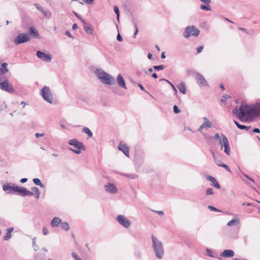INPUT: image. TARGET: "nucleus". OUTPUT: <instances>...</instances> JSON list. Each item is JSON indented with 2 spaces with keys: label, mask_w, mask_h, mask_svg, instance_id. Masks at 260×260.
Returning <instances> with one entry per match:
<instances>
[{
  "label": "nucleus",
  "mask_w": 260,
  "mask_h": 260,
  "mask_svg": "<svg viewBox=\"0 0 260 260\" xmlns=\"http://www.w3.org/2000/svg\"><path fill=\"white\" fill-rule=\"evenodd\" d=\"M41 94L43 98L47 102L51 104L52 102V96L50 91V88L48 86H44L41 91Z\"/></svg>",
  "instance_id": "1a4fd4ad"
},
{
  "label": "nucleus",
  "mask_w": 260,
  "mask_h": 260,
  "mask_svg": "<svg viewBox=\"0 0 260 260\" xmlns=\"http://www.w3.org/2000/svg\"><path fill=\"white\" fill-rule=\"evenodd\" d=\"M148 57L149 59L152 60L153 59V56L151 53H149L148 54Z\"/></svg>",
  "instance_id": "09e8293b"
},
{
  "label": "nucleus",
  "mask_w": 260,
  "mask_h": 260,
  "mask_svg": "<svg viewBox=\"0 0 260 260\" xmlns=\"http://www.w3.org/2000/svg\"><path fill=\"white\" fill-rule=\"evenodd\" d=\"M199 33L200 30L194 26H188L186 28L183 36L186 38L189 37L190 36L197 37L199 35Z\"/></svg>",
  "instance_id": "6e6552de"
},
{
  "label": "nucleus",
  "mask_w": 260,
  "mask_h": 260,
  "mask_svg": "<svg viewBox=\"0 0 260 260\" xmlns=\"http://www.w3.org/2000/svg\"><path fill=\"white\" fill-rule=\"evenodd\" d=\"M37 56L38 58L46 62H50L52 56L44 52L38 51L37 52Z\"/></svg>",
  "instance_id": "9d476101"
},
{
  "label": "nucleus",
  "mask_w": 260,
  "mask_h": 260,
  "mask_svg": "<svg viewBox=\"0 0 260 260\" xmlns=\"http://www.w3.org/2000/svg\"><path fill=\"white\" fill-rule=\"evenodd\" d=\"M21 104L23 105V108H24L25 105H26L25 103V102H22L21 103Z\"/></svg>",
  "instance_id": "774afa93"
},
{
  "label": "nucleus",
  "mask_w": 260,
  "mask_h": 260,
  "mask_svg": "<svg viewBox=\"0 0 260 260\" xmlns=\"http://www.w3.org/2000/svg\"><path fill=\"white\" fill-rule=\"evenodd\" d=\"M233 113L241 121H252L253 118L260 116V102L250 105L242 104L239 108L234 109Z\"/></svg>",
  "instance_id": "f257e3e1"
},
{
  "label": "nucleus",
  "mask_w": 260,
  "mask_h": 260,
  "mask_svg": "<svg viewBox=\"0 0 260 260\" xmlns=\"http://www.w3.org/2000/svg\"><path fill=\"white\" fill-rule=\"evenodd\" d=\"M152 77H153L155 79H156L157 78V76L156 75V73H153L152 75Z\"/></svg>",
  "instance_id": "bf43d9fd"
},
{
  "label": "nucleus",
  "mask_w": 260,
  "mask_h": 260,
  "mask_svg": "<svg viewBox=\"0 0 260 260\" xmlns=\"http://www.w3.org/2000/svg\"><path fill=\"white\" fill-rule=\"evenodd\" d=\"M69 144L70 145L73 146L76 149H71L73 152L77 154H79L81 152V150H85V147L83 145L82 143L78 141L76 139H72L69 141Z\"/></svg>",
  "instance_id": "0eeeda50"
},
{
  "label": "nucleus",
  "mask_w": 260,
  "mask_h": 260,
  "mask_svg": "<svg viewBox=\"0 0 260 260\" xmlns=\"http://www.w3.org/2000/svg\"><path fill=\"white\" fill-rule=\"evenodd\" d=\"M214 138L216 139L219 140L220 144L221 145V148L222 149L223 146L224 147V151L228 155H230V148L229 145V141L227 139V138L224 136L223 135L222 136V140L221 139V138L218 134H216Z\"/></svg>",
  "instance_id": "39448f33"
},
{
  "label": "nucleus",
  "mask_w": 260,
  "mask_h": 260,
  "mask_svg": "<svg viewBox=\"0 0 260 260\" xmlns=\"http://www.w3.org/2000/svg\"><path fill=\"white\" fill-rule=\"evenodd\" d=\"M27 180V178H22L21 179L20 182L21 183H24V182H26Z\"/></svg>",
  "instance_id": "603ef678"
},
{
  "label": "nucleus",
  "mask_w": 260,
  "mask_h": 260,
  "mask_svg": "<svg viewBox=\"0 0 260 260\" xmlns=\"http://www.w3.org/2000/svg\"><path fill=\"white\" fill-rule=\"evenodd\" d=\"M61 220L58 217H54L51 222V225L53 227L57 226L61 223Z\"/></svg>",
  "instance_id": "b1692460"
},
{
  "label": "nucleus",
  "mask_w": 260,
  "mask_h": 260,
  "mask_svg": "<svg viewBox=\"0 0 260 260\" xmlns=\"http://www.w3.org/2000/svg\"><path fill=\"white\" fill-rule=\"evenodd\" d=\"M13 231V228H10L7 230V233L6 234V235L4 237L5 240H9L11 237V233Z\"/></svg>",
  "instance_id": "bb28decb"
},
{
  "label": "nucleus",
  "mask_w": 260,
  "mask_h": 260,
  "mask_svg": "<svg viewBox=\"0 0 260 260\" xmlns=\"http://www.w3.org/2000/svg\"><path fill=\"white\" fill-rule=\"evenodd\" d=\"M94 0H84L87 4H91Z\"/></svg>",
  "instance_id": "3c124183"
},
{
  "label": "nucleus",
  "mask_w": 260,
  "mask_h": 260,
  "mask_svg": "<svg viewBox=\"0 0 260 260\" xmlns=\"http://www.w3.org/2000/svg\"><path fill=\"white\" fill-rule=\"evenodd\" d=\"M117 81L118 85L123 88L126 89V86L125 84L124 80L123 77L120 75H118L117 77Z\"/></svg>",
  "instance_id": "aec40b11"
},
{
  "label": "nucleus",
  "mask_w": 260,
  "mask_h": 260,
  "mask_svg": "<svg viewBox=\"0 0 260 260\" xmlns=\"http://www.w3.org/2000/svg\"><path fill=\"white\" fill-rule=\"evenodd\" d=\"M66 34L68 35L69 37H71V35L69 31H67Z\"/></svg>",
  "instance_id": "680f3d73"
},
{
  "label": "nucleus",
  "mask_w": 260,
  "mask_h": 260,
  "mask_svg": "<svg viewBox=\"0 0 260 260\" xmlns=\"http://www.w3.org/2000/svg\"><path fill=\"white\" fill-rule=\"evenodd\" d=\"M125 176L131 179H135L136 177H137V176L136 175H125Z\"/></svg>",
  "instance_id": "37998d69"
},
{
  "label": "nucleus",
  "mask_w": 260,
  "mask_h": 260,
  "mask_svg": "<svg viewBox=\"0 0 260 260\" xmlns=\"http://www.w3.org/2000/svg\"><path fill=\"white\" fill-rule=\"evenodd\" d=\"M84 28L87 33L89 34H92V29L89 26L85 25L84 27Z\"/></svg>",
  "instance_id": "c756f323"
},
{
  "label": "nucleus",
  "mask_w": 260,
  "mask_h": 260,
  "mask_svg": "<svg viewBox=\"0 0 260 260\" xmlns=\"http://www.w3.org/2000/svg\"><path fill=\"white\" fill-rule=\"evenodd\" d=\"M240 222V220L238 217H235L229 221L227 225L229 226H233L238 224Z\"/></svg>",
  "instance_id": "5701e85b"
},
{
  "label": "nucleus",
  "mask_w": 260,
  "mask_h": 260,
  "mask_svg": "<svg viewBox=\"0 0 260 260\" xmlns=\"http://www.w3.org/2000/svg\"><path fill=\"white\" fill-rule=\"evenodd\" d=\"M30 38L27 34H20L18 36L15 40V42L17 44H19L25 42L29 41Z\"/></svg>",
  "instance_id": "9b49d317"
},
{
  "label": "nucleus",
  "mask_w": 260,
  "mask_h": 260,
  "mask_svg": "<svg viewBox=\"0 0 260 260\" xmlns=\"http://www.w3.org/2000/svg\"><path fill=\"white\" fill-rule=\"evenodd\" d=\"M206 193L207 195H211L214 193L213 191L212 188H208L206 191Z\"/></svg>",
  "instance_id": "4c0bfd02"
},
{
  "label": "nucleus",
  "mask_w": 260,
  "mask_h": 260,
  "mask_svg": "<svg viewBox=\"0 0 260 260\" xmlns=\"http://www.w3.org/2000/svg\"><path fill=\"white\" fill-rule=\"evenodd\" d=\"M36 6L38 10H39L40 11H41L44 15L45 17H47L48 16H49L50 15V14H49L48 15V13L46 11L42 6L38 5V4H36Z\"/></svg>",
  "instance_id": "a878e982"
},
{
  "label": "nucleus",
  "mask_w": 260,
  "mask_h": 260,
  "mask_svg": "<svg viewBox=\"0 0 260 260\" xmlns=\"http://www.w3.org/2000/svg\"><path fill=\"white\" fill-rule=\"evenodd\" d=\"M153 68L155 70H162L164 69V66L163 65L155 66Z\"/></svg>",
  "instance_id": "f704fd0d"
},
{
  "label": "nucleus",
  "mask_w": 260,
  "mask_h": 260,
  "mask_svg": "<svg viewBox=\"0 0 260 260\" xmlns=\"http://www.w3.org/2000/svg\"><path fill=\"white\" fill-rule=\"evenodd\" d=\"M231 97L230 95L228 94H225L223 96L222 98L221 99L220 101L221 103H225L226 100L231 99Z\"/></svg>",
  "instance_id": "2f4dec72"
},
{
  "label": "nucleus",
  "mask_w": 260,
  "mask_h": 260,
  "mask_svg": "<svg viewBox=\"0 0 260 260\" xmlns=\"http://www.w3.org/2000/svg\"><path fill=\"white\" fill-rule=\"evenodd\" d=\"M114 10L115 13H116V14L117 16V18H118L119 16V11L118 7L117 6H115L114 7Z\"/></svg>",
  "instance_id": "58836bf2"
},
{
  "label": "nucleus",
  "mask_w": 260,
  "mask_h": 260,
  "mask_svg": "<svg viewBox=\"0 0 260 260\" xmlns=\"http://www.w3.org/2000/svg\"><path fill=\"white\" fill-rule=\"evenodd\" d=\"M239 29L240 30H242V31H245V32H247V30L245 28H242V27H239Z\"/></svg>",
  "instance_id": "4d7b16f0"
},
{
  "label": "nucleus",
  "mask_w": 260,
  "mask_h": 260,
  "mask_svg": "<svg viewBox=\"0 0 260 260\" xmlns=\"http://www.w3.org/2000/svg\"><path fill=\"white\" fill-rule=\"evenodd\" d=\"M118 148L122 151L126 156L129 157V148L125 144L121 142L119 144Z\"/></svg>",
  "instance_id": "2eb2a0df"
},
{
  "label": "nucleus",
  "mask_w": 260,
  "mask_h": 260,
  "mask_svg": "<svg viewBox=\"0 0 260 260\" xmlns=\"http://www.w3.org/2000/svg\"><path fill=\"white\" fill-rule=\"evenodd\" d=\"M250 127V126H245V127L244 129H245L246 131H248V130L249 129Z\"/></svg>",
  "instance_id": "338daca9"
},
{
  "label": "nucleus",
  "mask_w": 260,
  "mask_h": 260,
  "mask_svg": "<svg viewBox=\"0 0 260 260\" xmlns=\"http://www.w3.org/2000/svg\"><path fill=\"white\" fill-rule=\"evenodd\" d=\"M72 256L76 260H82V259L75 252L72 253Z\"/></svg>",
  "instance_id": "e433bc0d"
},
{
  "label": "nucleus",
  "mask_w": 260,
  "mask_h": 260,
  "mask_svg": "<svg viewBox=\"0 0 260 260\" xmlns=\"http://www.w3.org/2000/svg\"><path fill=\"white\" fill-rule=\"evenodd\" d=\"M135 27H136V31H135V33L134 34V37L135 38L136 37V36L138 32V28L137 27V25H135Z\"/></svg>",
  "instance_id": "8fccbe9b"
},
{
  "label": "nucleus",
  "mask_w": 260,
  "mask_h": 260,
  "mask_svg": "<svg viewBox=\"0 0 260 260\" xmlns=\"http://www.w3.org/2000/svg\"><path fill=\"white\" fill-rule=\"evenodd\" d=\"M96 75L98 78L104 84L111 85L115 83V79L110 75L101 69L96 71Z\"/></svg>",
  "instance_id": "7ed1b4c3"
},
{
  "label": "nucleus",
  "mask_w": 260,
  "mask_h": 260,
  "mask_svg": "<svg viewBox=\"0 0 260 260\" xmlns=\"http://www.w3.org/2000/svg\"><path fill=\"white\" fill-rule=\"evenodd\" d=\"M196 79L197 81V83L200 86H205L207 85V81L201 74L196 73Z\"/></svg>",
  "instance_id": "ddd939ff"
},
{
  "label": "nucleus",
  "mask_w": 260,
  "mask_h": 260,
  "mask_svg": "<svg viewBox=\"0 0 260 260\" xmlns=\"http://www.w3.org/2000/svg\"><path fill=\"white\" fill-rule=\"evenodd\" d=\"M77 28V25L76 24H74L73 25V29H76Z\"/></svg>",
  "instance_id": "052dcab7"
},
{
  "label": "nucleus",
  "mask_w": 260,
  "mask_h": 260,
  "mask_svg": "<svg viewBox=\"0 0 260 260\" xmlns=\"http://www.w3.org/2000/svg\"><path fill=\"white\" fill-rule=\"evenodd\" d=\"M203 48H204V46H199L198 48H197V52L198 53H201L203 50Z\"/></svg>",
  "instance_id": "79ce46f5"
},
{
  "label": "nucleus",
  "mask_w": 260,
  "mask_h": 260,
  "mask_svg": "<svg viewBox=\"0 0 260 260\" xmlns=\"http://www.w3.org/2000/svg\"><path fill=\"white\" fill-rule=\"evenodd\" d=\"M153 246L156 256L161 258L164 254V249L161 242L157 240L153 236H152Z\"/></svg>",
  "instance_id": "20e7f679"
},
{
  "label": "nucleus",
  "mask_w": 260,
  "mask_h": 260,
  "mask_svg": "<svg viewBox=\"0 0 260 260\" xmlns=\"http://www.w3.org/2000/svg\"><path fill=\"white\" fill-rule=\"evenodd\" d=\"M157 214H158L159 215H163L164 214V212L162 211H155Z\"/></svg>",
  "instance_id": "6e6d98bb"
},
{
  "label": "nucleus",
  "mask_w": 260,
  "mask_h": 260,
  "mask_svg": "<svg viewBox=\"0 0 260 260\" xmlns=\"http://www.w3.org/2000/svg\"><path fill=\"white\" fill-rule=\"evenodd\" d=\"M138 86L141 88V89H142V90H145L144 87L141 84H139Z\"/></svg>",
  "instance_id": "13d9d810"
},
{
  "label": "nucleus",
  "mask_w": 260,
  "mask_h": 260,
  "mask_svg": "<svg viewBox=\"0 0 260 260\" xmlns=\"http://www.w3.org/2000/svg\"><path fill=\"white\" fill-rule=\"evenodd\" d=\"M155 47H156V48L157 49V50L158 51H160L159 47V46H158V45H156L155 46Z\"/></svg>",
  "instance_id": "69168bd1"
},
{
  "label": "nucleus",
  "mask_w": 260,
  "mask_h": 260,
  "mask_svg": "<svg viewBox=\"0 0 260 260\" xmlns=\"http://www.w3.org/2000/svg\"><path fill=\"white\" fill-rule=\"evenodd\" d=\"M74 14H75V15H76V16L77 18H78L80 20H81L83 22H84V23H85V22L84 20H83L81 18H80L77 13H76V12H74Z\"/></svg>",
  "instance_id": "49530a36"
},
{
  "label": "nucleus",
  "mask_w": 260,
  "mask_h": 260,
  "mask_svg": "<svg viewBox=\"0 0 260 260\" xmlns=\"http://www.w3.org/2000/svg\"><path fill=\"white\" fill-rule=\"evenodd\" d=\"M105 187L106 191L110 193H114L117 192V188L113 184H108L105 186Z\"/></svg>",
  "instance_id": "dca6fc26"
},
{
  "label": "nucleus",
  "mask_w": 260,
  "mask_h": 260,
  "mask_svg": "<svg viewBox=\"0 0 260 260\" xmlns=\"http://www.w3.org/2000/svg\"><path fill=\"white\" fill-rule=\"evenodd\" d=\"M83 132L86 134L89 137H91L92 136V132L90 131V130L87 128V127H84L83 128Z\"/></svg>",
  "instance_id": "c85d7f7f"
},
{
  "label": "nucleus",
  "mask_w": 260,
  "mask_h": 260,
  "mask_svg": "<svg viewBox=\"0 0 260 260\" xmlns=\"http://www.w3.org/2000/svg\"><path fill=\"white\" fill-rule=\"evenodd\" d=\"M161 57L162 58H166V56L165 55V53L164 52L162 53Z\"/></svg>",
  "instance_id": "e2e57ef3"
},
{
  "label": "nucleus",
  "mask_w": 260,
  "mask_h": 260,
  "mask_svg": "<svg viewBox=\"0 0 260 260\" xmlns=\"http://www.w3.org/2000/svg\"><path fill=\"white\" fill-rule=\"evenodd\" d=\"M43 233L44 235H47L48 234V229L46 227H44L43 228Z\"/></svg>",
  "instance_id": "c03bdc74"
},
{
  "label": "nucleus",
  "mask_w": 260,
  "mask_h": 260,
  "mask_svg": "<svg viewBox=\"0 0 260 260\" xmlns=\"http://www.w3.org/2000/svg\"><path fill=\"white\" fill-rule=\"evenodd\" d=\"M8 63H3L1 67L0 68V75H3L8 73L9 70L7 68Z\"/></svg>",
  "instance_id": "412c9836"
},
{
  "label": "nucleus",
  "mask_w": 260,
  "mask_h": 260,
  "mask_svg": "<svg viewBox=\"0 0 260 260\" xmlns=\"http://www.w3.org/2000/svg\"><path fill=\"white\" fill-rule=\"evenodd\" d=\"M201 2L205 3L206 5H202L201 6V9L203 10L208 11L211 10V7L210 4L211 3L210 0H200Z\"/></svg>",
  "instance_id": "a211bd4d"
},
{
  "label": "nucleus",
  "mask_w": 260,
  "mask_h": 260,
  "mask_svg": "<svg viewBox=\"0 0 260 260\" xmlns=\"http://www.w3.org/2000/svg\"><path fill=\"white\" fill-rule=\"evenodd\" d=\"M117 220L120 224L125 228H128L131 225V222L122 215H119Z\"/></svg>",
  "instance_id": "f8f14e48"
},
{
  "label": "nucleus",
  "mask_w": 260,
  "mask_h": 260,
  "mask_svg": "<svg viewBox=\"0 0 260 260\" xmlns=\"http://www.w3.org/2000/svg\"><path fill=\"white\" fill-rule=\"evenodd\" d=\"M60 226L62 229L66 231H68L69 230V225L66 222H61Z\"/></svg>",
  "instance_id": "cd10ccee"
},
{
  "label": "nucleus",
  "mask_w": 260,
  "mask_h": 260,
  "mask_svg": "<svg viewBox=\"0 0 260 260\" xmlns=\"http://www.w3.org/2000/svg\"><path fill=\"white\" fill-rule=\"evenodd\" d=\"M35 136H36V137L37 138H38V137H42V136H44V134H39V133H36V134H35Z\"/></svg>",
  "instance_id": "de8ad7c7"
},
{
  "label": "nucleus",
  "mask_w": 260,
  "mask_h": 260,
  "mask_svg": "<svg viewBox=\"0 0 260 260\" xmlns=\"http://www.w3.org/2000/svg\"><path fill=\"white\" fill-rule=\"evenodd\" d=\"M0 88L9 93H13L14 90L12 86L9 83L6 77L0 78Z\"/></svg>",
  "instance_id": "423d86ee"
},
{
  "label": "nucleus",
  "mask_w": 260,
  "mask_h": 260,
  "mask_svg": "<svg viewBox=\"0 0 260 260\" xmlns=\"http://www.w3.org/2000/svg\"><path fill=\"white\" fill-rule=\"evenodd\" d=\"M117 39L120 42L122 41V38L119 34H118L117 35Z\"/></svg>",
  "instance_id": "a18cd8bd"
},
{
  "label": "nucleus",
  "mask_w": 260,
  "mask_h": 260,
  "mask_svg": "<svg viewBox=\"0 0 260 260\" xmlns=\"http://www.w3.org/2000/svg\"><path fill=\"white\" fill-rule=\"evenodd\" d=\"M219 86L222 89V90H224L225 89V88L224 87V85L222 83H220L219 84Z\"/></svg>",
  "instance_id": "5fc2aeb1"
},
{
  "label": "nucleus",
  "mask_w": 260,
  "mask_h": 260,
  "mask_svg": "<svg viewBox=\"0 0 260 260\" xmlns=\"http://www.w3.org/2000/svg\"><path fill=\"white\" fill-rule=\"evenodd\" d=\"M218 166L222 167L223 168H224L227 171L229 172H231V170L229 168V167L225 164H218Z\"/></svg>",
  "instance_id": "c9c22d12"
},
{
  "label": "nucleus",
  "mask_w": 260,
  "mask_h": 260,
  "mask_svg": "<svg viewBox=\"0 0 260 260\" xmlns=\"http://www.w3.org/2000/svg\"><path fill=\"white\" fill-rule=\"evenodd\" d=\"M32 190L37 193V198H38L39 197V195H40V192H39V189L37 187H35L32 188Z\"/></svg>",
  "instance_id": "72a5a7b5"
},
{
  "label": "nucleus",
  "mask_w": 260,
  "mask_h": 260,
  "mask_svg": "<svg viewBox=\"0 0 260 260\" xmlns=\"http://www.w3.org/2000/svg\"><path fill=\"white\" fill-rule=\"evenodd\" d=\"M204 122L200 126L198 129V131L202 133L204 128H210L212 126V123L210 121L206 118L204 117Z\"/></svg>",
  "instance_id": "4468645a"
},
{
  "label": "nucleus",
  "mask_w": 260,
  "mask_h": 260,
  "mask_svg": "<svg viewBox=\"0 0 260 260\" xmlns=\"http://www.w3.org/2000/svg\"><path fill=\"white\" fill-rule=\"evenodd\" d=\"M234 123L237 126V127L240 129H244L245 127V125L240 124L237 121H234Z\"/></svg>",
  "instance_id": "473e14b6"
},
{
  "label": "nucleus",
  "mask_w": 260,
  "mask_h": 260,
  "mask_svg": "<svg viewBox=\"0 0 260 260\" xmlns=\"http://www.w3.org/2000/svg\"><path fill=\"white\" fill-rule=\"evenodd\" d=\"M3 189L8 193H17L23 196H32L33 193L24 187L16 186L15 184L7 183L3 185Z\"/></svg>",
  "instance_id": "f03ea898"
},
{
  "label": "nucleus",
  "mask_w": 260,
  "mask_h": 260,
  "mask_svg": "<svg viewBox=\"0 0 260 260\" xmlns=\"http://www.w3.org/2000/svg\"><path fill=\"white\" fill-rule=\"evenodd\" d=\"M173 111L175 113H179L180 112V110L178 109V107L176 105H174L173 107Z\"/></svg>",
  "instance_id": "ea45409f"
},
{
  "label": "nucleus",
  "mask_w": 260,
  "mask_h": 260,
  "mask_svg": "<svg viewBox=\"0 0 260 260\" xmlns=\"http://www.w3.org/2000/svg\"><path fill=\"white\" fill-rule=\"evenodd\" d=\"M206 178L211 182L212 183V185L214 186L215 187L217 188V189L220 188V185L218 183L217 180L216 179L211 176H207Z\"/></svg>",
  "instance_id": "f3484780"
},
{
  "label": "nucleus",
  "mask_w": 260,
  "mask_h": 260,
  "mask_svg": "<svg viewBox=\"0 0 260 260\" xmlns=\"http://www.w3.org/2000/svg\"><path fill=\"white\" fill-rule=\"evenodd\" d=\"M208 208L213 211L220 212V211L219 210L217 209V208H216L213 206H209Z\"/></svg>",
  "instance_id": "a19ab883"
},
{
  "label": "nucleus",
  "mask_w": 260,
  "mask_h": 260,
  "mask_svg": "<svg viewBox=\"0 0 260 260\" xmlns=\"http://www.w3.org/2000/svg\"><path fill=\"white\" fill-rule=\"evenodd\" d=\"M253 133H259L260 131L258 128H256L253 130Z\"/></svg>",
  "instance_id": "864d4df0"
},
{
  "label": "nucleus",
  "mask_w": 260,
  "mask_h": 260,
  "mask_svg": "<svg viewBox=\"0 0 260 260\" xmlns=\"http://www.w3.org/2000/svg\"><path fill=\"white\" fill-rule=\"evenodd\" d=\"M33 182L37 185H40L41 187H43V184L41 183L40 180L38 178H35L33 179Z\"/></svg>",
  "instance_id": "7c9ffc66"
},
{
  "label": "nucleus",
  "mask_w": 260,
  "mask_h": 260,
  "mask_svg": "<svg viewBox=\"0 0 260 260\" xmlns=\"http://www.w3.org/2000/svg\"><path fill=\"white\" fill-rule=\"evenodd\" d=\"M178 88L179 89V91L183 94L186 93V86L184 83L182 82L180 84H179V85L178 86Z\"/></svg>",
  "instance_id": "393cba45"
},
{
  "label": "nucleus",
  "mask_w": 260,
  "mask_h": 260,
  "mask_svg": "<svg viewBox=\"0 0 260 260\" xmlns=\"http://www.w3.org/2000/svg\"><path fill=\"white\" fill-rule=\"evenodd\" d=\"M234 255V252L232 250H224L222 253L221 256L223 257H230L233 256Z\"/></svg>",
  "instance_id": "6ab92c4d"
},
{
  "label": "nucleus",
  "mask_w": 260,
  "mask_h": 260,
  "mask_svg": "<svg viewBox=\"0 0 260 260\" xmlns=\"http://www.w3.org/2000/svg\"><path fill=\"white\" fill-rule=\"evenodd\" d=\"M29 34L31 36L34 37L36 38H39V34L38 30H37L36 28H35L34 27H31L30 28Z\"/></svg>",
  "instance_id": "4be33fe9"
},
{
  "label": "nucleus",
  "mask_w": 260,
  "mask_h": 260,
  "mask_svg": "<svg viewBox=\"0 0 260 260\" xmlns=\"http://www.w3.org/2000/svg\"><path fill=\"white\" fill-rule=\"evenodd\" d=\"M212 154V155H213V157H214V158H215V153L213 151L211 150V151Z\"/></svg>",
  "instance_id": "0e129e2a"
}]
</instances>
